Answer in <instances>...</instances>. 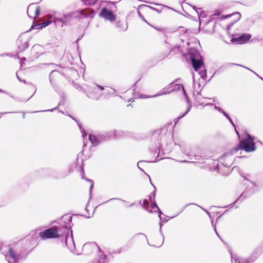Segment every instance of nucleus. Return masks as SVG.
<instances>
[{"label":"nucleus","instance_id":"1","mask_svg":"<svg viewBox=\"0 0 263 263\" xmlns=\"http://www.w3.org/2000/svg\"><path fill=\"white\" fill-rule=\"evenodd\" d=\"M62 219L63 222H64V224L62 226V229L64 234V243L68 249L73 252L75 249V244L73 239L72 232L71 230L72 216L65 215L62 217Z\"/></svg>","mask_w":263,"mask_h":263},{"label":"nucleus","instance_id":"2","mask_svg":"<svg viewBox=\"0 0 263 263\" xmlns=\"http://www.w3.org/2000/svg\"><path fill=\"white\" fill-rule=\"evenodd\" d=\"M125 133L121 130L110 131L108 133L101 135L96 136L92 134L89 135V140L93 146L98 145L101 141L108 139V137H110L114 136L115 138H120L124 137Z\"/></svg>","mask_w":263,"mask_h":263},{"label":"nucleus","instance_id":"3","mask_svg":"<svg viewBox=\"0 0 263 263\" xmlns=\"http://www.w3.org/2000/svg\"><path fill=\"white\" fill-rule=\"evenodd\" d=\"M153 137L155 138L158 136V140L159 142L156 144L157 149L156 150V152L157 153V157L159 156L160 153V149L162 148L163 151V147L164 146H170L172 144L173 136L170 133L166 134L162 133L160 130L155 131L153 135Z\"/></svg>","mask_w":263,"mask_h":263},{"label":"nucleus","instance_id":"4","mask_svg":"<svg viewBox=\"0 0 263 263\" xmlns=\"http://www.w3.org/2000/svg\"><path fill=\"white\" fill-rule=\"evenodd\" d=\"M5 256V259L8 263H18L20 260H24L26 258L27 254L25 252H18L15 251L10 246L7 247V250L2 252Z\"/></svg>","mask_w":263,"mask_h":263},{"label":"nucleus","instance_id":"5","mask_svg":"<svg viewBox=\"0 0 263 263\" xmlns=\"http://www.w3.org/2000/svg\"><path fill=\"white\" fill-rule=\"evenodd\" d=\"M87 16L88 14L85 13L84 10H82L80 11L64 14L63 17H55L54 20L55 22H60L62 23L61 26H63L70 25L74 20L80 18L81 16L86 17Z\"/></svg>","mask_w":263,"mask_h":263},{"label":"nucleus","instance_id":"6","mask_svg":"<svg viewBox=\"0 0 263 263\" xmlns=\"http://www.w3.org/2000/svg\"><path fill=\"white\" fill-rule=\"evenodd\" d=\"M254 140V137L248 134L247 137L242 140L234 151L236 152L238 150L241 149L247 153L255 151L256 147Z\"/></svg>","mask_w":263,"mask_h":263},{"label":"nucleus","instance_id":"7","mask_svg":"<svg viewBox=\"0 0 263 263\" xmlns=\"http://www.w3.org/2000/svg\"><path fill=\"white\" fill-rule=\"evenodd\" d=\"M104 87L102 86L99 85L96 83L89 85L87 87V90H83L86 96L91 99L98 100L103 95L102 90L104 89Z\"/></svg>","mask_w":263,"mask_h":263},{"label":"nucleus","instance_id":"8","mask_svg":"<svg viewBox=\"0 0 263 263\" xmlns=\"http://www.w3.org/2000/svg\"><path fill=\"white\" fill-rule=\"evenodd\" d=\"M62 230H63L62 227L54 226L41 231L39 233V236L44 240L60 238L61 234H59V233H60Z\"/></svg>","mask_w":263,"mask_h":263},{"label":"nucleus","instance_id":"9","mask_svg":"<svg viewBox=\"0 0 263 263\" xmlns=\"http://www.w3.org/2000/svg\"><path fill=\"white\" fill-rule=\"evenodd\" d=\"M193 68L196 71L203 65L202 57L198 51L191 49L189 52Z\"/></svg>","mask_w":263,"mask_h":263},{"label":"nucleus","instance_id":"10","mask_svg":"<svg viewBox=\"0 0 263 263\" xmlns=\"http://www.w3.org/2000/svg\"><path fill=\"white\" fill-rule=\"evenodd\" d=\"M99 16L111 22H114L116 19V16L114 14L113 12L106 7H104L102 9L99 13Z\"/></svg>","mask_w":263,"mask_h":263},{"label":"nucleus","instance_id":"11","mask_svg":"<svg viewBox=\"0 0 263 263\" xmlns=\"http://www.w3.org/2000/svg\"><path fill=\"white\" fill-rule=\"evenodd\" d=\"M98 248L95 242H88L85 243L83 246V251L85 254H91L95 250Z\"/></svg>","mask_w":263,"mask_h":263},{"label":"nucleus","instance_id":"12","mask_svg":"<svg viewBox=\"0 0 263 263\" xmlns=\"http://www.w3.org/2000/svg\"><path fill=\"white\" fill-rule=\"evenodd\" d=\"M251 37L250 34H242L237 37L232 38L231 41L233 43H236L237 44H243L247 42Z\"/></svg>","mask_w":263,"mask_h":263},{"label":"nucleus","instance_id":"13","mask_svg":"<svg viewBox=\"0 0 263 263\" xmlns=\"http://www.w3.org/2000/svg\"><path fill=\"white\" fill-rule=\"evenodd\" d=\"M173 82H171L168 85H167L166 87L163 88L159 93L152 96V97H157L158 96L165 95L170 93L173 91Z\"/></svg>","mask_w":263,"mask_h":263},{"label":"nucleus","instance_id":"14","mask_svg":"<svg viewBox=\"0 0 263 263\" xmlns=\"http://www.w3.org/2000/svg\"><path fill=\"white\" fill-rule=\"evenodd\" d=\"M18 42L21 43L18 45V48L20 51H23L28 47V40L23 41L22 36H19Z\"/></svg>","mask_w":263,"mask_h":263},{"label":"nucleus","instance_id":"15","mask_svg":"<svg viewBox=\"0 0 263 263\" xmlns=\"http://www.w3.org/2000/svg\"><path fill=\"white\" fill-rule=\"evenodd\" d=\"M193 83H194L193 95L194 96L201 95V89H200L201 84L199 83H196L195 82L194 78H193Z\"/></svg>","mask_w":263,"mask_h":263},{"label":"nucleus","instance_id":"16","mask_svg":"<svg viewBox=\"0 0 263 263\" xmlns=\"http://www.w3.org/2000/svg\"><path fill=\"white\" fill-rule=\"evenodd\" d=\"M117 27L120 29V31H126L127 29L128 26L127 23H121L118 21L117 23Z\"/></svg>","mask_w":263,"mask_h":263},{"label":"nucleus","instance_id":"17","mask_svg":"<svg viewBox=\"0 0 263 263\" xmlns=\"http://www.w3.org/2000/svg\"><path fill=\"white\" fill-rule=\"evenodd\" d=\"M173 82V91H177L180 89H183V86L182 84H175V81Z\"/></svg>","mask_w":263,"mask_h":263},{"label":"nucleus","instance_id":"18","mask_svg":"<svg viewBox=\"0 0 263 263\" xmlns=\"http://www.w3.org/2000/svg\"><path fill=\"white\" fill-rule=\"evenodd\" d=\"M232 263H247L242 261L239 258H237L236 256L231 255Z\"/></svg>","mask_w":263,"mask_h":263},{"label":"nucleus","instance_id":"19","mask_svg":"<svg viewBox=\"0 0 263 263\" xmlns=\"http://www.w3.org/2000/svg\"><path fill=\"white\" fill-rule=\"evenodd\" d=\"M214 108L215 109L222 113V115H223V116L226 117L227 118L229 117V114H227L225 111H224L221 107L214 105Z\"/></svg>","mask_w":263,"mask_h":263},{"label":"nucleus","instance_id":"20","mask_svg":"<svg viewBox=\"0 0 263 263\" xmlns=\"http://www.w3.org/2000/svg\"><path fill=\"white\" fill-rule=\"evenodd\" d=\"M191 107H192V105H191V104H190V105L188 106V107H187V109H186V111H185L183 114H182V115H181L179 116L177 118V119H177V120H179L181 119L182 118L184 117V116H185V115H186V114H187L190 111V110H191Z\"/></svg>","mask_w":263,"mask_h":263},{"label":"nucleus","instance_id":"21","mask_svg":"<svg viewBox=\"0 0 263 263\" xmlns=\"http://www.w3.org/2000/svg\"><path fill=\"white\" fill-rule=\"evenodd\" d=\"M152 209H155V208H156L158 210V212H159V218L161 220V215L162 214V212L160 210V209H159V208L158 207L156 203L155 202H153L152 203Z\"/></svg>","mask_w":263,"mask_h":263},{"label":"nucleus","instance_id":"22","mask_svg":"<svg viewBox=\"0 0 263 263\" xmlns=\"http://www.w3.org/2000/svg\"><path fill=\"white\" fill-rule=\"evenodd\" d=\"M157 161L156 160H154V161H147V162H149V163H154V162H156ZM146 161H139L138 163H137V166L138 167L141 171H142L143 172H144V170L143 169H142L141 168H140V165H141V164L144 163V162H146Z\"/></svg>","mask_w":263,"mask_h":263},{"label":"nucleus","instance_id":"23","mask_svg":"<svg viewBox=\"0 0 263 263\" xmlns=\"http://www.w3.org/2000/svg\"><path fill=\"white\" fill-rule=\"evenodd\" d=\"M86 5H94L96 2L95 0H82Z\"/></svg>","mask_w":263,"mask_h":263},{"label":"nucleus","instance_id":"24","mask_svg":"<svg viewBox=\"0 0 263 263\" xmlns=\"http://www.w3.org/2000/svg\"><path fill=\"white\" fill-rule=\"evenodd\" d=\"M40 14V8L39 6H37L35 9V15L34 16V20L37 19Z\"/></svg>","mask_w":263,"mask_h":263},{"label":"nucleus","instance_id":"25","mask_svg":"<svg viewBox=\"0 0 263 263\" xmlns=\"http://www.w3.org/2000/svg\"><path fill=\"white\" fill-rule=\"evenodd\" d=\"M46 171L48 173V175L49 177H50L51 178H56L54 176V174H54V172L52 170H51L50 168H47V169L46 170Z\"/></svg>","mask_w":263,"mask_h":263},{"label":"nucleus","instance_id":"26","mask_svg":"<svg viewBox=\"0 0 263 263\" xmlns=\"http://www.w3.org/2000/svg\"><path fill=\"white\" fill-rule=\"evenodd\" d=\"M187 29H185L184 27L180 26L178 28V31L180 34H183L186 32Z\"/></svg>","mask_w":263,"mask_h":263},{"label":"nucleus","instance_id":"27","mask_svg":"<svg viewBox=\"0 0 263 263\" xmlns=\"http://www.w3.org/2000/svg\"><path fill=\"white\" fill-rule=\"evenodd\" d=\"M50 23V21H45L41 24L37 25V26H40V28H42L43 27H46Z\"/></svg>","mask_w":263,"mask_h":263},{"label":"nucleus","instance_id":"28","mask_svg":"<svg viewBox=\"0 0 263 263\" xmlns=\"http://www.w3.org/2000/svg\"><path fill=\"white\" fill-rule=\"evenodd\" d=\"M87 181L91 183V184H90V189H89V193H90V195H91V191H92V190L93 187V185H94V183H93V182L92 180H90V179H85Z\"/></svg>","mask_w":263,"mask_h":263},{"label":"nucleus","instance_id":"29","mask_svg":"<svg viewBox=\"0 0 263 263\" xmlns=\"http://www.w3.org/2000/svg\"><path fill=\"white\" fill-rule=\"evenodd\" d=\"M55 73H58V72L57 71H55V70H53L49 74V80H50V82L51 84H52V77L53 76Z\"/></svg>","mask_w":263,"mask_h":263},{"label":"nucleus","instance_id":"30","mask_svg":"<svg viewBox=\"0 0 263 263\" xmlns=\"http://www.w3.org/2000/svg\"><path fill=\"white\" fill-rule=\"evenodd\" d=\"M61 103H59V104H58V106L54 108H52V109H48V110H41V111H33V112H44V111H52L53 110H55V109H58V106L61 105Z\"/></svg>","mask_w":263,"mask_h":263},{"label":"nucleus","instance_id":"31","mask_svg":"<svg viewBox=\"0 0 263 263\" xmlns=\"http://www.w3.org/2000/svg\"><path fill=\"white\" fill-rule=\"evenodd\" d=\"M199 17L204 18L206 16V14L205 11L201 10V11H200V12L199 13Z\"/></svg>","mask_w":263,"mask_h":263},{"label":"nucleus","instance_id":"32","mask_svg":"<svg viewBox=\"0 0 263 263\" xmlns=\"http://www.w3.org/2000/svg\"><path fill=\"white\" fill-rule=\"evenodd\" d=\"M142 6H144V7H148V8L152 9V10H153L154 11H156L157 12H158L159 13H161V11L159 10V9H157V8H154V7H151L150 6H147V5H142Z\"/></svg>","mask_w":263,"mask_h":263},{"label":"nucleus","instance_id":"33","mask_svg":"<svg viewBox=\"0 0 263 263\" xmlns=\"http://www.w3.org/2000/svg\"><path fill=\"white\" fill-rule=\"evenodd\" d=\"M227 119L229 120V121L230 122L231 124L235 127V128H236L235 127V124L233 122V121H232V119L231 118V117H230V116H229V117L227 118ZM235 132L238 135V132L236 130V129H235Z\"/></svg>","mask_w":263,"mask_h":263},{"label":"nucleus","instance_id":"34","mask_svg":"<svg viewBox=\"0 0 263 263\" xmlns=\"http://www.w3.org/2000/svg\"><path fill=\"white\" fill-rule=\"evenodd\" d=\"M161 222L159 223V225H160V231L161 232V227H162V222H166L167 221V219H165V218H164V219L163 220L162 218H161V220L160 219Z\"/></svg>","mask_w":263,"mask_h":263},{"label":"nucleus","instance_id":"35","mask_svg":"<svg viewBox=\"0 0 263 263\" xmlns=\"http://www.w3.org/2000/svg\"><path fill=\"white\" fill-rule=\"evenodd\" d=\"M199 73L200 74L201 77L202 78H204V77H205L206 75V72L205 70L201 71Z\"/></svg>","mask_w":263,"mask_h":263},{"label":"nucleus","instance_id":"36","mask_svg":"<svg viewBox=\"0 0 263 263\" xmlns=\"http://www.w3.org/2000/svg\"><path fill=\"white\" fill-rule=\"evenodd\" d=\"M41 48V46L39 45H35L33 46L32 47V50H37L39 49V48Z\"/></svg>","mask_w":263,"mask_h":263},{"label":"nucleus","instance_id":"37","mask_svg":"<svg viewBox=\"0 0 263 263\" xmlns=\"http://www.w3.org/2000/svg\"><path fill=\"white\" fill-rule=\"evenodd\" d=\"M121 200V201H124V202L125 201L124 200H122V199H119V198H114L110 199L109 200H108V201H105V202H103L102 204L105 203H106V202H108V201H110V200Z\"/></svg>","mask_w":263,"mask_h":263},{"label":"nucleus","instance_id":"38","mask_svg":"<svg viewBox=\"0 0 263 263\" xmlns=\"http://www.w3.org/2000/svg\"><path fill=\"white\" fill-rule=\"evenodd\" d=\"M148 204V201L147 199H144L143 201V205L145 206Z\"/></svg>","mask_w":263,"mask_h":263},{"label":"nucleus","instance_id":"39","mask_svg":"<svg viewBox=\"0 0 263 263\" xmlns=\"http://www.w3.org/2000/svg\"><path fill=\"white\" fill-rule=\"evenodd\" d=\"M138 14L140 17L145 22L147 23L146 21L144 19L143 16L140 13L139 11H138Z\"/></svg>","mask_w":263,"mask_h":263},{"label":"nucleus","instance_id":"40","mask_svg":"<svg viewBox=\"0 0 263 263\" xmlns=\"http://www.w3.org/2000/svg\"><path fill=\"white\" fill-rule=\"evenodd\" d=\"M248 69V68H247ZM249 70H250V71H251L252 72H253L255 74H256L259 78H260L261 80L263 81V78H261V77H260L257 73H256L255 72H254V71H253L252 70L250 69H249Z\"/></svg>","mask_w":263,"mask_h":263},{"label":"nucleus","instance_id":"41","mask_svg":"<svg viewBox=\"0 0 263 263\" xmlns=\"http://www.w3.org/2000/svg\"><path fill=\"white\" fill-rule=\"evenodd\" d=\"M81 175L82 176V178L84 179V177L83 176V175H84V170L82 167H81Z\"/></svg>","mask_w":263,"mask_h":263},{"label":"nucleus","instance_id":"42","mask_svg":"<svg viewBox=\"0 0 263 263\" xmlns=\"http://www.w3.org/2000/svg\"><path fill=\"white\" fill-rule=\"evenodd\" d=\"M182 91L183 92V95H184V97L185 98V99L187 98V97H189L187 96V95L186 93V92H185V90H184V88H183V89H182Z\"/></svg>","mask_w":263,"mask_h":263},{"label":"nucleus","instance_id":"43","mask_svg":"<svg viewBox=\"0 0 263 263\" xmlns=\"http://www.w3.org/2000/svg\"><path fill=\"white\" fill-rule=\"evenodd\" d=\"M186 100L187 103L189 104V105L190 104H191V105H192L191 103V101H190V99H189V97H187V98H186Z\"/></svg>","mask_w":263,"mask_h":263},{"label":"nucleus","instance_id":"44","mask_svg":"<svg viewBox=\"0 0 263 263\" xmlns=\"http://www.w3.org/2000/svg\"><path fill=\"white\" fill-rule=\"evenodd\" d=\"M111 90H112V91L109 92L110 94L111 95H114L115 93V92H116V90L114 88H111Z\"/></svg>","mask_w":263,"mask_h":263},{"label":"nucleus","instance_id":"45","mask_svg":"<svg viewBox=\"0 0 263 263\" xmlns=\"http://www.w3.org/2000/svg\"><path fill=\"white\" fill-rule=\"evenodd\" d=\"M13 112H4L0 113V115H5V114H9V113H13Z\"/></svg>","mask_w":263,"mask_h":263},{"label":"nucleus","instance_id":"46","mask_svg":"<svg viewBox=\"0 0 263 263\" xmlns=\"http://www.w3.org/2000/svg\"><path fill=\"white\" fill-rule=\"evenodd\" d=\"M243 193H242V194L239 196V197L238 198V199H237V200H236V201H235V202H236L237 200H239V199H240V198H242V197H243Z\"/></svg>","mask_w":263,"mask_h":263},{"label":"nucleus","instance_id":"47","mask_svg":"<svg viewBox=\"0 0 263 263\" xmlns=\"http://www.w3.org/2000/svg\"><path fill=\"white\" fill-rule=\"evenodd\" d=\"M151 184H152L153 185H154L152 183H151ZM153 186L155 187V191H154V193H153V196H154V197H153V198H154L155 196L156 189H155V187L154 186Z\"/></svg>","mask_w":263,"mask_h":263},{"label":"nucleus","instance_id":"48","mask_svg":"<svg viewBox=\"0 0 263 263\" xmlns=\"http://www.w3.org/2000/svg\"><path fill=\"white\" fill-rule=\"evenodd\" d=\"M92 263H102V262H101V259H100L98 261H93Z\"/></svg>","mask_w":263,"mask_h":263},{"label":"nucleus","instance_id":"49","mask_svg":"<svg viewBox=\"0 0 263 263\" xmlns=\"http://www.w3.org/2000/svg\"><path fill=\"white\" fill-rule=\"evenodd\" d=\"M214 230H215V232H216V234L217 235V236H218L219 237V235H218V232H217V230H216V229L215 226H214Z\"/></svg>","mask_w":263,"mask_h":263},{"label":"nucleus","instance_id":"50","mask_svg":"<svg viewBox=\"0 0 263 263\" xmlns=\"http://www.w3.org/2000/svg\"><path fill=\"white\" fill-rule=\"evenodd\" d=\"M29 99H28L27 100H17L18 101H25L27 102L28 100H29Z\"/></svg>","mask_w":263,"mask_h":263},{"label":"nucleus","instance_id":"51","mask_svg":"<svg viewBox=\"0 0 263 263\" xmlns=\"http://www.w3.org/2000/svg\"><path fill=\"white\" fill-rule=\"evenodd\" d=\"M87 134L85 133H83V137L84 138L85 136H86Z\"/></svg>","mask_w":263,"mask_h":263},{"label":"nucleus","instance_id":"52","mask_svg":"<svg viewBox=\"0 0 263 263\" xmlns=\"http://www.w3.org/2000/svg\"><path fill=\"white\" fill-rule=\"evenodd\" d=\"M155 28L156 29H157V30H158V31H162V29H161V28Z\"/></svg>","mask_w":263,"mask_h":263},{"label":"nucleus","instance_id":"53","mask_svg":"<svg viewBox=\"0 0 263 263\" xmlns=\"http://www.w3.org/2000/svg\"><path fill=\"white\" fill-rule=\"evenodd\" d=\"M16 76H17V79H18V80L21 82H22L23 81L18 77V76H17V74H16Z\"/></svg>","mask_w":263,"mask_h":263},{"label":"nucleus","instance_id":"54","mask_svg":"<svg viewBox=\"0 0 263 263\" xmlns=\"http://www.w3.org/2000/svg\"><path fill=\"white\" fill-rule=\"evenodd\" d=\"M81 37H82V36H81V37H80H80L78 38V39L76 41V43H77L78 42V41H79V40H80V39H81Z\"/></svg>","mask_w":263,"mask_h":263},{"label":"nucleus","instance_id":"55","mask_svg":"<svg viewBox=\"0 0 263 263\" xmlns=\"http://www.w3.org/2000/svg\"><path fill=\"white\" fill-rule=\"evenodd\" d=\"M23 119H25V114H24V112H23Z\"/></svg>","mask_w":263,"mask_h":263},{"label":"nucleus","instance_id":"56","mask_svg":"<svg viewBox=\"0 0 263 263\" xmlns=\"http://www.w3.org/2000/svg\"><path fill=\"white\" fill-rule=\"evenodd\" d=\"M207 105H213V104L212 103H207L205 106H207Z\"/></svg>","mask_w":263,"mask_h":263},{"label":"nucleus","instance_id":"57","mask_svg":"<svg viewBox=\"0 0 263 263\" xmlns=\"http://www.w3.org/2000/svg\"><path fill=\"white\" fill-rule=\"evenodd\" d=\"M231 64L240 66V65L237 64H234V63H231ZM241 66H242L241 65Z\"/></svg>","mask_w":263,"mask_h":263},{"label":"nucleus","instance_id":"58","mask_svg":"<svg viewBox=\"0 0 263 263\" xmlns=\"http://www.w3.org/2000/svg\"><path fill=\"white\" fill-rule=\"evenodd\" d=\"M152 195H151V196H149V200H152Z\"/></svg>","mask_w":263,"mask_h":263},{"label":"nucleus","instance_id":"59","mask_svg":"<svg viewBox=\"0 0 263 263\" xmlns=\"http://www.w3.org/2000/svg\"><path fill=\"white\" fill-rule=\"evenodd\" d=\"M205 212L208 214V215H210V213L206 211V210H204Z\"/></svg>","mask_w":263,"mask_h":263},{"label":"nucleus","instance_id":"60","mask_svg":"<svg viewBox=\"0 0 263 263\" xmlns=\"http://www.w3.org/2000/svg\"><path fill=\"white\" fill-rule=\"evenodd\" d=\"M79 128H80V130H81V132L83 133V131L81 129V126L80 125H79Z\"/></svg>","mask_w":263,"mask_h":263},{"label":"nucleus","instance_id":"61","mask_svg":"<svg viewBox=\"0 0 263 263\" xmlns=\"http://www.w3.org/2000/svg\"><path fill=\"white\" fill-rule=\"evenodd\" d=\"M192 7L193 8V9H194V10H195V8H196V7H195V6H192Z\"/></svg>","mask_w":263,"mask_h":263},{"label":"nucleus","instance_id":"62","mask_svg":"<svg viewBox=\"0 0 263 263\" xmlns=\"http://www.w3.org/2000/svg\"><path fill=\"white\" fill-rule=\"evenodd\" d=\"M4 55H5L4 54H0V56H1V57H3V56H4Z\"/></svg>","mask_w":263,"mask_h":263},{"label":"nucleus","instance_id":"63","mask_svg":"<svg viewBox=\"0 0 263 263\" xmlns=\"http://www.w3.org/2000/svg\"><path fill=\"white\" fill-rule=\"evenodd\" d=\"M134 204V203H132L130 205H129V206H132Z\"/></svg>","mask_w":263,"mask_h":263},{"label":"nucleus","instance_id":"64","mask_svg":"<svg viewBox=\"0 0 263 263\" xmlns=\"http://www.w3.org/2000/svg\"><path fill=\"white\" fill-rule=\"evenodd\" d=\"M85 145H85V143H84L83 148H84V147L85 146Z\"/></svg>","mask_w":263,"mask_h":263}]
</instances>
